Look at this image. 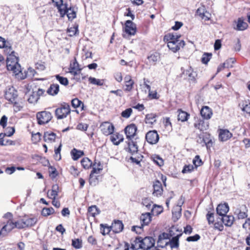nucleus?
I'll return each instance as SVG.
<instances>
[{
  "label": "nucleus",
  "mask_w": 250,
  "mask_h": 250,
  "mask_svg": "<svg viewBox=\"0 0 250 250\" xmlns=\"http://www.w3.org/2000/svg\"><path fill=\"white\" fill-rule=\"evenodd\" d=\"M7 68L8 70L11 71L13 73L21 79H24L26 75H23L20 64L18 62V58L14 54L7 56L6 59Z\"/></svg>",
  "instance_id": "obj_1"
},
{
  "label": "nucleus",
  "mask_w": 250,
  "mask_h": 250,
  "mask_svg": "<svg viewBox=\"0 0 250 250\" xmlns=\"http://www.w3.org/2000/svg\"><path fill=\"white\" fill-rule=\"evenodd\" d=\"M134 242L133 246L134 248H140L144 250H148L155 245V240L151 237H146L144 238L138 237Z\"/></svg>",
  "instance_id": "obj_2"
},
{
  "label": "nucleus",
  "mask_w": 250,
  "mask_h": 250,
  "mask_svg": "<svg viewBox=\"0 0 250 250\" xmlns=\"http://www.w3.org/2000/svg\"><path fill=\"white\" fill-rule=\"evenodd\" d=\"M70 113L69 105L65 103L61 104V106L55 110V115L58 119H62Z\"/></svg>",
  "instance_id": "obj_3"
},
{
  "label": "nucleus",
  "mask_w": 250,
  "mask_h": 250,
  "mask_svg": "<svg viewBox=\"0 0 250 250\" xmlns=\"http://www.w3.org/2000/svg\"><path fill=\"white\" fill-rule=\"evenodd\" d=\"M126 138L128 140H140L136 134L137 128L134 124H131L126 126L124 129Z\"/></svg>",
  "instance_id": "obj_4"
},
{
  "label": "nucleus",
  "mask_w": 250,
  "mask_h": 250,
  "mask_svg": "<svg viewBox=\"0 0 250 250\" xmlns=\"http://www.w3.org/2000/svg\"><path fill=\"white\" fill-rule=\"evenodd\" d=\"M36 117L39 125L48 123L52 119V114L46 111L39 112L37 113Z\"/></svg>",
  "instance_id": "obj_5"
},
{
  "label": "nucleus",
  "mask_w": 250,
  "mask_h": 250,
  "mask_svg": "<svg viewBox=\"0 0 250 250\" xmlns=\"http://www.w3.org/2000/svg\"><path fill=\"white\" fill-rule=\"evenodd\" d=\"M140 221L142 223L141 226H133L132 230L136 231V233H140L142 230V227L147 225L151 221L150 213H143L140 216Z\"/></svg>",
  "instance_id": "obj_6"
},
{
  "label": "nucleus",
  "mask_w": 250,
  "mask_h": 250,
  "mask_svg": "<svg viewBox=\"0 0 250 250\" xmlns=\"http://www.w3.org/2000/svg\"><path fill=\"white\" fill-rule=\"evenodd\" d=\"M248 208L245 205H239L235 209L234 214L238 219H243L248 216Z\"/></svg>",
  "instance_id": "obj_7"
},
{
  "label": "nucleus",
  "mask_w": 250,
  "mask_h": 250,
  "mask_svg": "<svg viewBox=\"0 0 250 250\" xmlns=\"http://www.w3.org/2000/svg\"><path fill=\"white\" fill-rule=\"evenodd\" d=\"M196 76V73L193 71L191 67H188L187 69L184 70L181 74V77L193 82L195 81Z\"/></svg>",
  "instance_id": "obj_8"
},
{
  "label": "nucleus",
  "mask_w": 250,
  "mask_h": 250,
  "mask_svg": "<svg viewBox=\"0 0 250 250\" xmlns=\"http://www.w3.org/2000/svg\"><path fill=\"white\" fill-rule=\"evenodd\" d=\"M100 128L103 134L106 136L112 134L114 130V125L108 122L103 123L100 126Z\"/></svg>",
  "instance_id": "obj_9"
},
{
  "label": "nucleus",
  "mask_w": 250,
  "mask_h": 250,
  "mask_svg": "<svg viewBox=\"0 0 250 250\" xmlns=\"http://www.w3.org/2000/svg\"><path fill=\"white\" fill-rule=\"evenodd\" d=\"M64 14H60L61 17H63L65 15H67L69 20L72 21L76 17L77 9L74 7L68 6L66 4V8H64Z\"/></svg>",
  "instance_id": "obj_10"
},
{
  "label": "nucleus",
  "mask_w": 250,
  "mask_h": 250,
  "mask_svg": "<svg viewBox=\"0 0 250 250\" xmlns=\"http://www.w3.org/2000/svg\"><path fill=\"white\" fill-rule=\"evenodd\" d=\"M185 45V43L183 40L167 42V47L174 53L178 51L180 48L184 47Z\"/></svg>",
  "instance_id": "obj_11"
},
{
  "label": "nucleus",
  "mask_w": 250,
  "mask_h": 250,
  "mask_svg": "<svg viewBox=\"0 0 250 250\" xmlns=\"http://www.w3.org/2000/svg\"><path fill=\"white\" fill-rule=\"evenodd\" d=\"M147 142L150 144H156L159 139V135L155 130L149 131L146 135Z\"/></svg>",
  "instance_id": "obj_12"
},
{
  "label": "nucleus",
  "mask_w": 250,
  "mask_h": 250,
  "mask_svg": "<svg viewBox=\"0 0 250 250\" xmlns=\"http://www.w3.org/2000/svg\"><path fill=\"white\" fill-rule=\"evenodd\" d=\"M140 140H132L128 141V151L132 155L137 153L138 151V144Z\"/></svg>",
  "instance_id": "obj_13"
},
{
  "label": "nucleus",
  "mask_w": 250,
  "mask_h": 250,
  "mask_svg": "<svg viewBox=\"0 0 250 250\" xmlns=\"http://www.w3.org/2000/svg\"><path fill=\"white\" fill-rule=\"evenodd\" d=\"M13 226V221L8 220L0 230V236H6L14 229Z\"/></svg>",
  "instance_id": "obj_14"
},
{
  "label": "nucleus",
  "mask_w": 250,
  "mask_h": 250,
  "mask_svg": "<svg viewBox=\"0 0 250 250\" xmlns=\"http://www.w3.org/2000/svg\"><path fill=\"white\" fill-rule=\"evenodd\" d=\"M194 127L201 131L207 130L208 128L209 123L208 122H205L201 119H197L194 124Z\"/></svg>",
  "instance_id": "obj_15"
},
{
  "label": "nucleus",
  "mask_w": 250,
  "mask_h": 250,
  "mask_svg": "<svg viewBox=\"0 0 250 250\" xmlns=\"http://www.w3.org/2000/svg\"><path fill=\"white\" fill-rule=\"evenodd\" d=\"M125 32L129 35H134L136 32L135 24L130 20L126 21L125 23Z\"/></svg>",
  "instance_id": "obj_16"
},
{
  "label": "nucleus",
  "mask_w": 250,
  "mask_h": 250,
  "mask_svg": "<svg viewBox=\"0 0 250 250\" xmlns=\"http://www.w3.org/2000/svg\"><path fill=\"white\" fill-rule=\"evenodd\" d=\"M232 136V134L228 129H220L219 133V139L222 142H225Z\"/></svg>",
  "instance_id": "obj_17"
},
{
  "label": "nucleus",
  "mask_w": 250,
  "mask_h": 250,
  "mask_svg": "<svg viewBox=\"0 0 250 250\" xmlns=\"http://www.w3.org/2000/svg\"><path fill=\"white\" fill-rule=\"evenodd\" d=\"M17 92L13 87L9 88L5 93V98L6 100L11 102H14L17 97Z\"/></svg>",
  "instance_id": "obj_18"
},
{
  "label": "nucleus",
  "mask_w": 250,
  "mask_h": 250,
  "mask_svg": "<svg viewBox=\"0 0 250 250\" xmlns=\"http://www.w3.org/2000/svg\"><path fill=\"white\" fill-rule=\"evenodd\" d=\"M229 210V207L227 204H221L218 205L216 212L218 215L221 217L225 216Z\"/></svg>",
  "instance_id": "obj_19"
},
{
  "label": "nucleus",
  "mask_w": 250,
  "mask_h": 250,
  "mask_svg": "<svg viewBox=\"0 0 250 250\" xmlns=\"http://www.w3.org/2000/svg\"><path fill=\"white\" fill-rule=\"evenodd\" d=\"M148 63L150 65H155L157 62L159 61L160 55L157 52H153L150 54L147 57Z\"/></svg>",
  "instance_id": "obj_20"
},
{
  "label": "nucleus",
  "mask_w": 250,
  "mask_h": 250,
  "mask_svg": "<svg viewBox=\"0 0 250 250\" xmlns=\"http://www.w3.org/2000/svg\"><path fill=\"white\" fill-rule=\"evenodd\" d=\"M200 113L202 117L206 120L210 119L212 115L211 109L207 106L202 107L200 111Z\"/></svg>",
  "instance_id": "obj_21"
},
{
  "label": "nucleus",
  "mask_w": 250,
  "mask_h": 250,
  "mask_svg": "<svg viewBox=\"0 0 250 250\" xmlns=\"http://www.w3.org/2000/svg\"><path fill=\"white\" fill-rule=\"evenodd\" d=\"M219 219L227 227H231L234 221V217L232 215H225Z\"/></svg>",
  "instance_id": "obj_22"
},
{
  "label": "nucleus",
  "mask_w": 250,
  "mask_h": 250,
  "mask_svg": "<svg viewBox=\"0 0 250 250\" xmlns=\"http://www.w3.org/2000/svg\"><path fill=\"white\" fill-rule=\"evenodd\" d=\"M163 192V188L161 183L159 181H156L153 184V194L154 196H158L161 195Z\"/></svg>",
  "instance_id": "obj_23"
},
{
  "label": "nucleus",
  "mask_w": 250,
  "mask_h": 250,
  "mask_svg": "<svg viewBox=\"0 0 250 250\" xmlns=\"http://www.w3.org/2000/svg\"><path fill=\"white\" fill-rule=\"evenodd\" d=\"M181 37L180 35H178L176 33H168L164 37V41L167 42H175L181 41L179 39Z\"/></svg>",
  "instance_id": "obj_24"
},
{
  "label": "nucleus",
  "mask_w": 250,
  "mask_h": 250,
  "mask_svg": "<svg viewBox=\"0 0 250 250\" xmlns=\"http://www.w3.org/2000/svg\"><path fill=\"white\" fill-rule=\"evenodd\" d=\"M124 228V225L121 221H115L112 224L111 229L115 233H119L121 232Z\"/></svg>",
  "instance_id": "obj_25"
},
{
  "label": "nucleus",
  "mask_w": 250,
  "mask_h": 250,
  "mask_svg": "<svg viewBox=\"0 0 250 250\" xmlns=\"http://www.w3.org/2000/svg\"><path fill=\"white\" fill-rule=\"evenodd\" d=\"M110 140L115 145H118L124 140V137L122 135L119 133L113 134L110 137Z\"/></svg>",
  "instance_id": "obj_26"
},
{
  "label": "nucleus",
  "mask_w": 250,
  "mask_h": 250,
  "mask_svg": "<svg viewBox=\"0 0 250 250\" xmlns=\"http://www.w3.org/2000/svg\"><path fill=\"white\" fill-rule=\"evenodd\" d=\"M53 2L57 6L60 14H64V8H66V3H63L62 0H52Z\"/></svg>",
  "instance_id": "obj_27"
},
{
  "label": "nucleus",
  "mask_w": 250,
  "mask_h": 250,
  "mask_svg": "<svg viewBox=\"0 0 250 250\" xmlns=\"http://www.w3.org/2000/svg\"><path fill=\"white\" fill-rule=\"evenodd\" d=\"M59 187L57 184L54 185L52 187L51 190L47 192V196L50 199H55L58 196Z\"/></svg>",
  "instance_id": "obj_28"
},
{
  "label": "nucleus",
  "mask_w": 250,
  "mask_h": 250,
  "mask_svg": "<svg viewBox=\"0 0 250 250\" xmlns=\"http://www.w3.org/2000/svg\"><path fill=\"white\" fill-rule=\"evenodd\" d=\"M59 85L58 84L53 83L50 85L47 90V93L52 96L57 95L59 91Z\"/></svg>",
  "instance_id": "obj_29"
},
{
  "label": "nucleus",
  "mask_w": 250,
  "mask_h": 250,
  "mask_svg": "<svg viewBox=\"0 0 250 250\" xmlns=\"http://www.w3.org/2000/svg\"><path fill=\"white\" fill-rule=\"evenodd\" d=\"M44 141L47 143H52L56 139V134L51 132H45L43 135Z\"/></svg>",
  "instance_id": "obj_30"
},
{
  "label": "nucleus",
  "mask_w": 250,
  "mask_h": 250,
  "mask_svg": "<svg viewBox=\"0 0 250 250\" xmlns=\"http://www.w3.org/2000/svg\"><path fill=\"white\" fill-rule=\"evenodd\" d=\"M247 27V23L241 19L239 18L237 21L236 27H235L234 28L237 30L242 31L245 30Z\"/></svg>",
  "instance_id": "obj_31"
},
{
  "label": "nucleus",
  "mask_w": 250,
  "mask_h": 250,
  "mask_svg": "<svg viewBox=\"0 0 250 250\" xmlns=\"http://www.w3.org/2000/svg\"><path fill=\"white\" fill-rule=\"evenodd\" d=\"M182 235V233L178 234L177 236L173 237L169 241L170 247L173 248H177L179 247V238Z\"/></svg>",
  "instance_id": "obj_32"
},
{
  "label": "nucleus",
  "mask_w": 250,
  "mask_h": 250,
  "mask_svg": "<svg viewBox=\"0 0 250 250\" xmlns=\"http://www.w3.org/2000/svg\"><path fill=\"white\" fill-rule=\"evenodd\" d=\"M102 169L103 166H102L100 162H99L98 164L95 163L93 166V168L91 173H93V175L99 174Z\"/></svg>",
  "instance_id": "obj_33"
},
{
  "label": "nucleus",
  "mask_w": 250,
  "mask_h": 250,
  "mask_svg": "<svg viewBox=\"0 0 250 250\" xmlns=\"http://www.w3.org/2000/svg\"><path fill=\"white\" fill-rule=\"evenodd\" d=\"M99 176L93 175V173H90L89 179V184L92 186H95L99 183Z\"/></svg>",
  "instance_id": "obj_34"
},
{
  "label": "nucleus",
  "mask_w": 250,
  "mask_h": 250,
  "mask_svg": "<svg viewBox=\"0 0 250 250\" xmlns=\"http://www.w3.org/2000/svg\"><path fill=\"white\" fill-rule=\"evenodd\" d=\"M156 121L155 114L151 113L148 114L146 116L145 122L146 124L152 125Z\"/></svg>",
  "instance_id": "obj_35"
},
{
  "label": "nucleus",
  "mask_w": 250,
  "mask_h": 250,
  "mask_svg": "<svg viewBox=\"0 0 250 250\" xmlns=\"http://www.w3.org/2000/svg\"><path fill=\"white\" fill-rule=\"evenodd\" d=\"M189 115L186 112L182 111L181 110H178V120L182 122L186 121Z\"/></svg>",
  "instance_id": "obj_36"
},
{
  "label": "nucleus",
  "mask_w": 250,
  "mask_h": 250,
  "mask_svg": "<svg viewBox=\"0 0 250 250\" xmlns=\"http://www.w3.org/2000/svg\"><path fill=\"white\" fill-rule=\"evenodd\" d=\"M23 220L25 223V228L34 225L37 221L36 218H25L23 219Z\"/></svg>",
  "instance_id": "obj_37"
},
{
  "label": "nucleus",
  "mask_w": 250,
  "mask_h": 250,
  "mask_svg": "<svg viewBox=\"0 0 250 250\" xmlns=\"http://www.w3.org/2000/svg\"><path fill=\"white\" fill-rule=\"evenodd\" d=\"M68 70V71L82 70V68L80 67L79 64L76 59H75L72 62L70 63Z\"/></svg>",
  "instance_id": "obj_38"
},
{
  "label": "nucleus",
  "mask_w": 250,
  "mask_h": 250,
  "mask_svg": "<svg viewBox=\"0 0 250 250\" xmlns=\"http://www.w3.org/2000/svg\"><path fill=\"white\" fill-rule=\"evenodd\" d=\"M71 154L73 159L77 160L83 154V152L81 150H78L76 148H73L71 150Z\"/></svg>",
  "instance_id": "obj_39"
},
{
  "label": "nucleus",
  "mask_w": 250,
  "mask_h": 250,
  "mask_svg": "<svg viewBox=\"0 0 250 250\" xmlns=\"http://www.w3.org/2000/svg\"><path fill=\"white\" fill-rule=\"evenodd\" d=\"M167 234L166 233H163L159 235L158 239L157 241V244L159 247L163 248L164 246L163 245H161L160 244V243L161 241H165V245H166L167 244V242L165 241L166 239L167 238Z\"/></svg>",
  "instance_id": "obj_40"
},
{
  "label": "nucleus",
  "mask_w": 250,
  "mask_h": 250,
  "mask_svg": "<svg viewBox=\"0 0 250 250\" xmlns=\"http://www.w3.org/2000/svg\"><path fill=\"white\" fill-rule=\"evenodd\" d=\"M81 164L84 168L88 169L92 166V162L88 158H84L81 160Z\"/></svg>",
  "instance_id": "obj_41"
},
{
  "label": "nucleus",
  "mask_w": 250,
  "mask_h": 250,
  "mask_svg": "<svg viewBox=\"0 0 250 250\" xmlns=\"http://www.w3.org/2000/svg\"><path fill=\"white\" fill-rule=\"evenodd\" d=\"M88 81L90 83L93 84L99 85V86H101L104 84V80H103L96 79V78L92 77H90L88 78Z\"/></svg>",
  "instance_id": "obj_42"
},
{
  "label": "nucleus",
  "mask_w": 250,
  "mask_h": 250,
  "mask_svg": "<svg viewBox=\"0 0 250 250\" xmlns=\"http://www.w3.org/2000/svg\"><path fill=\"white\" fill-rule=\"evenodd\" d=\"M72 246L76 249H80L83 247L82 240L80 239H74L72 240Z\"/></svg>",
  "instance_id": "obj_43"
},
{
  "label": "nucleus",
  "mask_w": 250,
  "mask_h": 250,
  "mask_svg": "<svg viewBox=\"0 0 250 250\" xmlns=\"http://www.w3.org/2000/svg\"><path fill=\"white\" fill-rule=\"evenodd\" d=\"M68 72L70 73L71 75H73L75 77V79L77 81H80L81 78L82 79H84L85 78L83 76V74L81 73V70L70 71H68Z\"/></svg>",
  "instance_id": "obj_44"
},
{
  "label": "nucleus",
  "mask_w": 250,
  "mask_h": 250,
  "mask_svg": "<svg viewBox=\"0 0 250 250\" xmlns=\"http://www.w3.org/2000/svg\"><path fill=\"white\" fill-rule=\"evenodd\" d=\"M241 108L243 111L247 113L250 114V101H245L243 102L241 105Z\"/></svg>",
  "instance_id": "obj_45"
},
{
  "label": "nucleus",
  "mask_w": 250,
  "mask_h": 250,
  "mask_svg": "<svg viewBox=\"0 0 250 250\" xmlns=\"http://www.w3.org/2000/svg\"><path fill=\"white\" fill-rule=\"evenodd\" d=\"M55 212L54 209L53 208H44L42 211V214L43 216H49Z\"/></svg>",
  "instance_id": "obj_46"
},
{
  "label": "nucleus",
  "mask_w": 250,
  "mask_h": 250,
  "mask_svg": "<svg viewBox=\"0 0 250 250\" xmlns=\"http://www.w3.org/2000/svg\"><path fill=\"white\" fill-rule=\"evenodd\" d=\"M39 99L38 98L37 94L33 91L31 94H29L27 99L29 103L31 104H35L37 102Z\"/></svg>",
  "instance_id": "obj_47"
},
{
  "label": "nucleus",
  "mask_w": 250,
  "mask_h": 250,
  "mask_svg": "<svg viewBox=\"0 0 250 250\" xmlns=\"http://www.w3.org/2000/svg\"><path fill=\"white\" fill-rule=\"evenodd\" d=\"M55 77L61 84L64 86L68 84V80L66 78L60 76L59 75H56Z\"/></svg>",
  "instance_id": "obj_48"
},
{
  "label": "nucleus",
  "mask_w": 250,
  "mask_h": 250,
  "mask_svg": "<svg viewBox=\"0 0 250 250\" xmlns=\"http://www.w3.org/2000/svg\"><path fill=\"white\" fill-rule=\"evenodd\" d=\"M13 227L14 229L15 228L18 229H23L25 228V223H24L23 219L21 220H18L16 222H13Z\"/></svg>",
  "instance_id": "obj_49"
},
{
  "label": "nucleus",
  "mask_w": 250,
  "mask_h": 250,
  "mask_svg": "<svg viewBox=\"0 0 250 250\" xmlns=\"http://www.w3.org/2000/svg\"><path fill=\"white\" fill-rule=\"evenodd\" d=\"M3 48L4 49V52L8 55V56L11 54L15 55V53L12 50L11 44L9 42H8Z\"/></svg>",
  "instance_id": "obj_50"
},
{
  "label": "nucleus",
  "mask_w": 250,
  "mask_h": 250,
  "mask_svg": "<svg viewBox=\"0 0 250 250\" xmlns=\"http://www.w3.org/2000/svg\"><path fill=\"white\" fill-rule=\"evenodd\" d=\"M152 159L159 166H162L164 165L163 160L158 155L153 156Z\"/></svg>",
  "instance_id": "obj_51"
},
{
  "label": "nucleus",
  "mask_w": 250,
  "mask_h": 250,
  "mask_svg": "<svg viewBox=\"0 0 250 250\" xmlns=\"http://www.w3.org/2000/svg\"><path fill=\"white\" fill-rule=\"evenodd\" d=\"M89 213L94 217L96 215L99 214L98 209L95 206H91L88 209Z\"/></svg>",
  "instance_id": "obj_52"
},
{
  "label": "nucleus",
  "mask_w": 250,
  "mask_h": 250,
  "mask_svg": "<svg viewBox=\"0 0 250 250\" xmlns=\"http://www.w3.org/2000/svg\"><path fill=\"white\" fill-rule=\"evenodd\" d=\"M194 168L192 165H185L182 170L183 173H188L191 172Z\"/></svg>",
  "instance_id": "obj_53"
},
{
  "label": "nucleus",
  "mask_w": 250,
  "mask_h": 250,
  "mask_svg": "<svg viewBox=\"0 0 250 250\" xmlns=\"http://www.w3.org/2000/svg\"><path fill=\"white\" fill-rule=\"evenodd\" d=\"M62 145L60 144L59 146L55 149L54 158L57 161H59L61 159V150Z\"/></svg>",
  "instance_id": "obj_54"
},
{
  "label": "nucleus",
  "mask_w": 250,
  "mask_h": 250,
  "mask_svg": "<svg viewBox=\"0 0 250 250\" xmlns=\"http://www.w3.org/2000/svg\"><path fill=\"white\" fill-rule=\"evenodd\" d=\"M78 31V26H73L67 29V32L69 34V36L71 37L76 35Z\"/></svg>",
  "instance_id": "obj_55"
},
{
  "label": "nucleus",
  "mask_w": 250,
  "mask_h": 250,
  "mask_svg": "<svg viewBox=\"0 0 250 250\" xmlns=\"http://www.w3.org/2000/svg\"><path fill=\"white\" fill-rule=\"evenodd\" d=\"M207 219L209 224H213L214 222V214L208 211L206 215Z\"/></svg>",
  "instance_id": "obj_56"
},
{
  "label": "nucleus",
  "mask_w": 250,
  "mask_h": 250,
  "mask_svg": "<svg viewBox=\"0 0 250 250\" xmlns=\"http://www.w3.org/2000/svg\"><path fill=\"white\" fill-rule=\"evenodd\" d=\"M235 62L234 58H231L226 61L224 63L226 68H231L233 67V64Z\"/></svg>",
  "instance_id": "obj_57"
},
{
  "label": "nucleus",
  "mask_w": 250,
  "mask_h": 250,
  "mask_svg": "<svg viewBox=\"0 0 250 250\" xmlns=\"http://www.w3.org/2000/svg\"><path fill=\"white\" fill-rule=\"evenodd\" d=\"M192 162L195 168H197L198 167L200 166L202 164V160L200 158V156L199 155H196L195 157L192 161Z\"/></svg>",
  "instance_id": "obj_58"
},
{
  "label": "nucleus",
  "mask_w": 250,
  "mask_h": 250,
  "mask_svg": "<svg viewBox=\"0 0 250 250\" xmlns=\"http://www.w3.org/2000/svg\"><path fill=\"white\" fill-rule=\"evenodd\" d=\"M163 211V208L159 206H154L153 205V208L151 209V211L153 213H156V214H159Z\"/></svg>",
  "instance_id": "obj_59"
},
{
  "label": "nucleus",
  "mask_w": 250,
  "mask_h": 250,
  "mask_svg": "<svg viewBox=\"0 0 250 250\" xmlns=\"http://www.w3.org/2000/svg\"><path fill=\"white\" fill-rule=\"evenodd\" d=\"M6 132L3 133L5 136L10 137L13 135L15 132V128L13 127H8L6 129Z\"/></svg>",
  "instance_id": "obj_60"
},
{
  "label": "nucleus",
  "mask_w": 250,
  "mask_h": 250,
  "mask_svg": "<svg viewBox=\"0 0 250 250\" xmlns=\"http://www.w3.org/2000/svg\"><path fill=\"white\" fill-rule=\"evenodd\" d=\"M211 57V54L205 53L202 57V62L203 63L207 64L210 60Z\"/></svg>",
  "instance_id": "obj_61"
},
{
  "label": "nucleus",
  "mask_w": 250,
  "mask_h": 250,
  "mask_svg": "<svg viewBox=\"0 0 250 250\" xmlns=\"http://www.w3.org/2000/svg\"><path fill=\"white\" fill-rule=\"evenodd\" d=\"M132 112V110L131 108H127L122 112V116L125 118H128L131 115Z\"/></svg>",
  "instance_id": "obj_62"
},
{
  "label": "nucleus",
  "mask_w": 250,
  "mask_h": 250,
  "mask_svg": "<svg viewBox=\"0 0 250 250\" xmlns=\"http://www.w3.org/2000/svg\"><path fill=\"white\" fill-rule=\"evenodd\" d=\"M201 10L200 9H198L197 11V13L199 14V15L202 18L205 19L206 20H208L209 19V13L205 12L203 13H201L200 12Z\"/></svg>",
  "instance_id": "obj_63"
},
{
  "label": "nucleus",
  "mask_w": 250,
  "mask_h": 250,
  "mask_svg": "<svg viewBox=\"0 0 250 250\" xmlns=\"http://www.w3.org/2000/svg\"><path fill=\"white\" fill-rule=\"evenodd\" d=\"M41 134L39 132L32 134V140L34 143H36L41 140Z\"/></svg>",
  "instance_id": "obj_64"
}]
</instances>
